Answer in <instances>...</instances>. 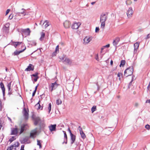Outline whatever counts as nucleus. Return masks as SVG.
Wrapping results in <instances>:
<instances>
[{
	"label": "nucleus",
	"mask_w": 150,
	"mask_h": 150,
	"mask_svg": "<svg viewBox=\"0 0 150 150\" xmlns=\"http://www.w3.org/2000/svg\"><path fill=\"white\" fill-rule=\"evenodd\" d=\"M32 118L34 121V125L36 126L39 124L40 128L43 126L44 122L39 117L34 116L32 117Z\"/></svg>",
	"instance_id": "obj_1"
},
{
	"label": "nucleus",
	"mask_w": 150,
	"mask_h": 150,
	"mask_svg": "<svg viewBox=\"0 0 150 150\" xmlns=\"http://www.w3.org/2000/svg\"><path fill=\"white\" fill-rule=\"evenodd\" d=\"M107 16L105 14H102L100 16V22L101 23V27L103 29L105 25V21L107 19Z\"/></svg>",
	"instance_id": "obj_2"
},
{
	"label": "nucleus",
	"mask_w": 150,
	"mask_h": 150,
	"mask_svg": "<svg viewBox=\"0 0 150 150\" xmlns=\"http://www.w3.org/2000/svg\"><path fill=\"white\" fill-rule=\"evenodd\" d=\"M133 72V67L132 66H130L125 70L124 75L126 77H127L132 75Z\"/></svg>",
	"instance_id": "obj_3"
},
{
	"label": "nucleus",
	"mask_w": 150,
	"mask_h": 150,
	"mask_svg": "<svg viewBox=\"0 0 150 150\" xmlns=\"http://www.w3.org/2000/svg\"><path fill=\"white\" fill-rule=\"evenodd\" d=\"M29 127L27 123H23L20 126V132L19 134H20L23 133L24 131H26Z\"/></svg>",
	"instance_id": "obj_4"
},
{
	"label": "nucleus",
	"mask_w": 150,
	"mask_h": 150,
	"mask_svg": "<svg viewBox=\"0 0 150 150\" xmlns=\"http://www.w3.org/2000/svg\"><path fill=\"white\" fill-rule=\"evenodd\" d=\"M21 32L23 36V35H24L26 36L30 35L31 31L29 28H27L24 29H21Z\"/></svg>",
	"instance_id": "obj_5"
},
{
	"label": "nucleus",
	"mask_w": 150,
	"mask_h": 150,
	"mask_svg": "<svg viewBox=\"0 0 150 150\" xmlns=\"http://www.w3.org/2000/svg\"><path fill=\"white\" fill-rule=\"evenodd\" d=\"M58 84L55 81L54 83H52L50 86V89L51 92H52L53 90L55 89L57 87Z\"/></svg>",
	"instance_id": "obj_6"
},
{
	"label": "nucleus",
	"mask_w": 150,
	"mask_h": 150,
	"mask_svg": "<svg viewBox=\"0 0 150 150\" xmlns=\"http://www.w3.org/2000/svg\"><path fill=\"white\" fill-rule=\"evenodd\" d=\"M23 113L25 119L26 120H28V118L29 114L27 110L25 108H24L23 109Z\"/></svg>",
	"instance_id": "obj_7"
},
{
	"label": "nucleus",
	"mask_w": 150,
	"mask_h": 150,
	"mask_svg": "<svg viewBox=\"0 0 150 150\" xmlns=\"http://www.w3.org/2000/svg\"><path fill=\"white\" fill-rule=\"evenodd\" d=\"M81 25L80 23H75L72 25L71 28L73 29H77Z\"/></svg>",
	"instance_id": "obj_8"
},
{
	"label": "nucleus",
	"mask_w": 150,
	"mask_h": 150,
	"mask_svg": "<svg viewBox=\"0 0 150 150\" xmlns=\"http://www.w3.org/2000/svg\"><path fill=\"white\" fill-rule=\"evenodd\" d=\"M133 13V10L132 8H129L127 11V14L128 18H130Z\"/></svg>",
	"instance_id": "obj_9"
},
{
	"label": "nucleus",
	"mask_w": 150,
	"mask_h": 150,
	"mask_svg": "<svg viewBox=\"0 0 150 150\" xmlns=\"http://www.w3.org/2000/svg\"><path fill=\"white\" fill-rule=\"evenodd\" d=\"M37 132V128L32 130L30 133V137L32 138L35 137V135H36Z\"/></svg>",
	"instance_id": "obj_10"
},
{
	"label": "nucleus",
	"mask_w": 150,
	"mask_h": 150,
	"mask_svg": "<svg viewBox=\"0 0 150 150\" xmlns=\"http://www.w3.org/2000/svg\"><path fill=\"white\" fill-rule=\"evenodd\" d=\"M71 23L69 21L66 20L63 23V25L65 28H69L71 25Z\"/></svg>",
	"instance_id": "obj_11"
},
{
	"label": "nucleus",
	"mask_w": 150,
	"mask_h": 150,
	"mask_svg": "<svg viewBox=\"0 0 150 150\" xmlns=\"http://www.w3.org/2000/svg\"><path fill=\"white\" fill-rule=\"evenodd\" d=\"M92 39L91 37H86L83 39L84 43L85 44L88 43Z\"/></svg>",
	"instance_id": "obj_12"
},
{
	"label": "nucleus",
	"mask_w": 150,
	"mask_h": 150,
	"mask_svg": "<svg viewBox=\"0 0 150 150\" xmlns=\"http://www.w3.org/2000/svg\"><path fill=\"white\" fill-rule=\"evenodd\" d=\"M56 125H50L49 126V128L51 132L54 131L56 130Z\"/></svg>",
	"instance_id": "obj_13"
},
{
	"label": "nucleus",
	"mask_w": 150,
	"mask_h": 150,
	"mask_svg": "<svg viewBox=\"0 0 150 150\" xmlns=\"http://www.w3.org/2000/svg\"><path fill=\"white\" fill-rule=\"evenodd\" d=\"M120 41V38L119 37H117L115 40L113 41L112 43L113 45L116 47H117V45Z\"/></svg>",
	"instance_id": "obj_14"
},
{
	"label": "nucleus",
	"mask_w": 150,
	"mask_h": 150,
	"mask_svg": "<svg viewBox=\"0 0 150 150\" xmlns=\"http://www.w3.org/2000/svg\"><path fill=\"white\" fill-rule=\"evenodd\" d=\"M70 138L71 140V144H72L75 142L76 138V136L73 134H71L70 135Z\"/></svg>",
	"instance_id": "obj_15"
},
{
	"label": "nucleus",
	"mask_w": 150,
	"mask_h": 150,
	"mask_svg": "<svg viewBox=\"0 0 150 150\" xmlns=\"http://www.w3.org/2000/svg\"><path fill=\"white\" fill-rule=\"evenodd\" d=\"M19 129L17 128H13L11 130V135H16L17 134L18 131Z\"/></svg>",
	"instance_id": "obj_16"
},
{
	"label": "nucleus",
	"mask_w": 150,
	"mask_h": 150,
	"mask_svg": "<svg viewBox=\"0 0 150 150\" xmlns=\"http://www.w3.org/2000/svg\"><path fill=\"white\" fill-rule=\"evenodd\" d=\"M63 132L64 134V142H63L62 144H63L65 143V144H67V137L66 132L64 131H63Z\"/></svg>",
	"instance_id": "obj_17"
},
{
	"label": "nucleus",
	"mask_w": 150,
	"mask_h": 150,
	"mask_svg": "<svg viewBox=\"0 0 150 150\" xmlns=\"http://www.w3.org/2000/svg\"><path fill=\"white\" fill-rule=\"evenodd\" d=\"M33 65L31 64H30L29 66L25 70V71H33L34 70L33 67H32Z\"/></svg>",
	"instance_id": "obj_18"
},
{
	"label": "nucleus",
	"mask_w": 150,
	"mask_h": 150,
	"mask_svg": "<svg viewBox=\"0 0 150 150\" xmlns=\"http://www.w3.org/2000/svg\"><path fill=\"white\" fill-rule=\"evenodd\" d=\"M0 87L1 88L3 92V96H4L5 93V88L4 87V85L3 83L1 82L0 83Z\"/></svg>",
	"instance_id": "obj_19"
},
{
	"label": "nucleus",
	"mask_w": 150,
	"mask_h": 150,
	"mask_svg": "<svg viewBox=\"0 0 150 150\" xmlns=\"http://www.w3.org/2000/svg\"><path fill=\"white\" fill-rule=\"evenodd\" d=\"M21 43L22 42H12L11 43V45L14 46L16 48L18 46L20 45Z\"/></svg>",
	"instance_id": "obj_20"
},
{
	"label": "nucleus",
	"mask_w": 150,
	"mask_h": 150,
	"mask_svg": "<svg viewBox=\"0 0 150 150\" xmlns=\"http://www.w3.org/2000/svg\"><path fill=\"white\" fill-rule=\"evenodd\" d=\"M21 11H22L21 12L17 13L16 16H19L20 13H21V14H24V16L27 15L26 13L25 12V9L23 8L21 9Z\"/></svg>",
	"instance_id": "obj_21"
},
{
	"label": "nucleus",
	"mask_w": 150,
	"mask_h": 150,
	"mask_svg": "<svg viewBox=\"0 0 150 150\" xmlns=\"http://www.w3.org/2000/svg\"><path fill=\"white\" fill-rule=\"evenodd\" d=\"M67 64L70 65L72 63V61L69 59L66 58L64 61Z\"/></svg>",
	"instance_id": "obj_22"
},
{
	"label": "nucleus",
	"mask_w": 150,
	"mask_h": 150,
	"mask_svg": "<svg viewBox=\"0 0 150 150\" xmlns=\"http://www.w3.org/2000/svg\"><path fill=\"white\" fill-rule=\"evenodd\" d=\"M26 49V47H25L24 49H23L22 50H21L19 51H15L13 53V54L14 55H18L20 53L22 52L23 51H24Z\"/></svg>",
	"instance_id": "obj_23"
},
{
	"label": "nucleus",
	"mask_w": 150,
	"mask_h": 150,
	"mask_svg": "<svg viewBox=\"0 0 150 150\" xmlns=\"http://www.w3.org/2000/svg\"><path fill=\"white\" fill-rule=\"evenodd\" d=\"M45 33L43 32H41V37L40 38V41H42L43 40L44 38L45 37Z\"/></svg>",
	"instance_id": "obj_24"
},
{
	"label": "nucleus",
	"mask_w": 150,
	"mask_h": 150,
	"mask_svg": "<svg viewBox=\"0 0 150 150\" xmlns=\"http://www.w3.org/2000/svg\"><path fill=\"white\" fill-rule=\"evenodd\" d=\"M139 46V43L137 42H136L135 43L134 45V50H137Z\"/></svg>",
	"instance_id": "obj_25"
},
{
	"label": "nucleus",
	"mask_w": 150,
	"mask_h": 150,
	"mask_svg": "<svg viewBox=\"0 0 150 150\" xmlns=\"http://www.w3.org/2000/svg\"><path fill=\"white\" fill-rule=\"evenodd\" d=\"M7 150H16V148L15 147L14 145H12L10 147H8Z\"/></svg>",
	"instance_id": "obj_26"
},
{
	"label": "nucleus",
	"mask_w": 150,
	"mask_h": 150,
	"mask_svg": "<svg viewBox=\"0 0 150 150\" xmlns=\"http://www.w3.org/2000/svg\"><path fill=\"white\" fill-rule=\"evenodd\" d=\"M11 82L8 83L7 85V86L8 88V91H10V90H12L11 88Z\"/></svg>",
	"instance_id": "obj_27"
},
{
	"label": "nucleus",
	"mask_w": 150,
	"mask_h": 150,
	"mask_svg": "<svg viewBox=\"0 0 150 150\" xmlns=\"http://www.w3.org/2000/svg\"><path fill=\"white\" fill-rule=\"evenodd\" d=\"M80 135L81 136V137L83 139H85L86 137V135L83 132H82L80 133Z\"/></svg>",
	"instance_id": "obj_28"
},
{
	"label": "nucleus",
	"mask_w": 150,
	"mask_h": 150,
	"mask_svg": "<svg viewBox=\"0 0 150 150\" xmlns=\"http://www.w3.org/2000/svg\"><path fill=\"white\" fill-rule=\"evenodd\" d=\"M125 63V60H122L120 65V67H121L122 66H123Z\"/></svg>",
	"instance_id": "obj_29"
},
{
	"label": "nucleus",
	"mask_w": 150,
	"mask_h": 150,
	"mask_svg": "<svg viewBox=\"0 0 150 150\" xmlns=\"http://www.w3.org/2000/svg\"><path fill=\"white\" fill-rule=\"evenodd\" d=\"M96 110V106L94 105L93 106L91 109L92 113H93Z\"/></svg>",
	"instance_id": "obj_30"
},
{
	"label": "nucleus",
	"mask_w": 150,
	"mask_h": 150,
	"mask_svg": "<svg viewBox=\"0 0 150 150\" xmlns=\"http://www.w3.org/2000/svg\"><path fill=\"white\" fill-rule=\"evenodd\" d=\"M52 105L51 103H49L48 105V110L49 113H50Z\"/></svg>",
	"instance_id": "obj_31"
},
{
	"label": "nucleus",
	"mask_w": 150,
	"mask_h": 150,
	"mask_svg": "<svg viewBox=\"0 0 150 150\" xmlns=\"http://www.w3.org/2000/svg\"><path fill=\"white\" fill-rule=\"evenodd\" d=\"M37 145L39 146V148L40 149L42 148V145H41V144L40 143V140H37Z\"/></svg>",
	"instance_id": "obj_32"
},
{
	"label": "nucleus",
	"mask_w": 150,
	"mask_h": 150,
	"mask_svg": "<svg viewBox=\"0 0 150 150\" xmlns=\"http://www.w3.org/2000/svg\"><path fill=\"white\" fill-rule=\"evenodd\" d=\"M45 23H46L45 25V28L47 27L49 25V24H48L49 22L47 20H45V21L43 23V25L45 24Z\"/></svg>",
	"instance_id": "obj_33"
},
{
	"label": "nucleus",
	"mask_w": 150,
	"mask_h": 150,
	"mask_svg": "<svg viewBox=\"0 0 150 150\" xmlns=\"http://www.w3.org/2000/svg\"><path fill=\"white\" fill-rule=\"evenodd\" d=\"M16 139V138H15V136H13L9 140V141L11 142L15 140Z\"/></svg>",
	"instance_id": "obj_34"
},
{
	"label": "nucleus",
	"mask_w": 150,
	"mask_h": 150,
	"mask_svg": "<svg viewBox=\"0 0 150 150\" xmlns=\"http://www.w3.org/2000/svg\"><path fill=\"white\" fill-rule=\"evenodd\" d=\"M62 103L61 100L60 99H59L56 100V104H57L59 105L61 104Z\"/></svg>",
	"instance_id": "obj_35"
},
{
	"label": "nucleus",
	"mask_w": 150,
	"mask_h": 150,
	"mask_svg": "<svg viewBox=\"0 0 150 150\" xmlns=\"http://www.w3.org/2000/svg\"><path fill=\"white\" fill-rule=\"evenodd\" d=\"M38 73L37 72H36L35 74H33L31 75V76L32 78H33V77H39L38 76Z\"/></svg>",
	"instance_id": "obj_36"
},
{
	"label": "nucleus",
	"mask_w": 150,
	"mask_h": 150,
	"mask_svg": "<svg viewBox=\"0 0 150 150\" xmlns=\"http://www.w3.org/2000/svg\"><path fill=\"white\" fill-rule=\"evenodd\" d=\"M59 46L57 45L55 48V50L54 52L53 53V54H55L57 52V51H59Z\"/></svg>",
	"instance_id": "obj_37"
},
{
	"label": "nucleus",
	"mask_w": 150,
	"mask_h": 150,
	"mask_svg": "<svg viewBox=\"0 0 150 150\" xmlns=\"http://www.w3.org/2000/svg\"><path fill=\"white\" fill-rule=\"evenodd\" d=\"M117 76L118 77H119V80H121V78H120V76H122H122H123V74L122 73H120V72H119L117 74Z\"/></svg>",
	"instance_id": "obj_38"
},
{
	"label": "nucleus",
	"mask_w": 150,
	"mask_h": 150,
	"mask_svg": "<svg viewBox=\"0 0 150 150\" xmlns=\"http://www.w3.org/2000/svg\"><path fill=\"white\" fill-rule=\"evenodd\" d=\"M126 4L127 5H129L132 3V1L130 0H127L126 1Z\"/></svg>",
	"instance_id": "obj_39"
},
{
	"label": "nucleus",
	"mask_w": 150,
	"mask_h": 150,
	"mask_svg": "<svg viewBox=\"0 0 150 150\" xmlns=\"http://www.w3.org/2000/svg\"><path fill=\"white\" fill-rule=\"evenodd\" d=\"M13 92L12 91V90H10V91H8V95L10 96V95H11L12 94Z\"/></svg>",
	"instance_id": "obj_40"
},
{
	"label": "nucleus",
	"mask_w": 150,
	"mask_h": 150,
	"mask_svg": "<svg viewBox=\"0 0 150 150\" xmlns=\"http://www.w3.org/2000/svg\"><path fill=\"white\" fill-rule=\"evenodd\" d=\"M40 101H39V102L37 103V104L35 105V106H38V109H39L40 108V105L39 103Z\"/></svg>",
	"instance_id": "obj_41"
},
{
	"label": "nucleus",
	"mask_w": 150,
	"mask_h": 150,
	"mask_svg": "<svg viewBox=\"0 0 150 150\" xmlns=\"http://www.w3.org/2000/svg\"><path fill=\"white\" fill-rule=\"evenodd\" d=\"M145 127L146 129H148V130H149L150 129V125L147 124L145 126Z\"/></svg>",
	"instance_id": "obj_42"
},
{
	"label": "nucleus",
	"mask_w": 150,
	"mask_h": 150,
	"mask_svg": "<svg viewBox=\"0 0 150 150\" xmlns=\"http://www.w3.org/2000/svg\"><path fill=\"white\" fill-rule=\"evenodd\" d=\"M78 129L79 130V131L80 133H81L83 132L82 130V128L80 126H79V128H78Z\"/></svg>",
	"instance_id": "obj_43"
},
{
	"label": "nucleus",
	"mask_w": 150,
	"mask_h": 150,
	"mask_svg": "<svg viewBox=\"0 0 150 150\" xmlns=\"http://www.w3.org/2000/svg\"><path fill=\"white\" fill-rule=\"evenodd\" d=\"M13 145H14L15 147H18V146H19V144L18 142H17L16 143L14 144H13Z\"/></svg>",
	"instance_id": "obj_44"
},
{
	"label": "nucleus",
	"mask_w": 150,
	"mask_h": 150,
	"mask_svg": "<svg viewBox=\"0 0 150 150\" xmlns=\"http://www.w3.org/2000/svg\"><path fill=\"white\" fill-rule=\"evenodd\" d=\"M99 27H96V29H95V32L96 33H97V32H98V31H99Z\"/></svg>",
	"instance_id": "obj_45"
},
{
	"label": "nucleus",
	"mask_w": 150,
	"mask_h": 150,
	"mask_svg": "<svg viewBox=\"0 0 150 150\" xmlns=\"http://www.w3.org/2000/svg\"><path fill=\"white\" fill-rule=\"evenodd\" d=\"M80 146H77L75 148V150H80Z\"/></svg>",
	"instance_id": "obj_46"
},
{
	"label": "nucleus",
	"mask_w": 150,
	"mask_h": 150,
	"mask_svg": "<svg viewBox=\"0 0 150 150\" xmlns=\"http://www.w3.org/2000/svg\"><path fill=\"white\" fill-rule=\"evenodd\" d=\"M39 78V77H35V78L33 79V80L34 82H36L37 81L38 79Z\"/></svg>",
	"instance_id": "obj_47"
},
{
	"label": "nucleus",
	"mask_w": 150,
	"mask_h": 150,
	"mask_svg": "<svg viewBox=\"0 0 150 150\" xmlns=\"http://www.w3.org/2000/svg\"><path fill=\"white\" fill-rule=\"evenodd\" d=\"M68 131L69 132V133H70V135L73 134L72 133H71V130L69 128H68Z\"/></svg>",
	"instance_id": "obj_48"
},
{
	"label": "nucleus",
	"mask_w": 150,
	"mask_h": 150,
	"mask_svg": "<svg viewBox=\"0 0 150 150\" xmlns=\"http://www.w3.org/2000/svg\"><path fill=\"white\" fill-rule=\"evenodd\" d=\"M95 59H96L97 60V61H98L99 60V58H98V54H97L96 57H95Z\"/></svg>",
	"instance_id": "obj_49"
},
{
	"label": "nucleus",
	"mask_w": 150,
	"mask_h": 150,
	"mask_svg": "<svg viewBox=\"0 0 150 150\" xmlns=\"http://www.w3.org/2000/svg\"><path fill=\"white\" fill-rule=\"evenodd\" d=\"M24 145H22L21 146L20 150H24Z\"/></svg>",
	"instance_id": "obj_50"
},
{
	"label": "nucleus",
	"mask_w": 150,
	"mask_h": 150,
	"mask_svg": "<svg viewBox=\"0 0 150 150\" xmlns=\"http://www.w3.org/2000/svg\"><path fill=\"white\" fill-rule=\"evenodd\" d=\"M10 11V10L9 9H8L6 10V15H7L8 13Z\"/></svg>",
	"instance_id": "obj_51"
},
{
	"label": "nucleus",
	"mask_w": 150,
	"mask_h": 150,
	"mask_svg": "<svg viewBox=\"0 0 150 150\" xmlns=\"http://www.w3.org/2000/svg\"><path fill=\"white\" fill-rule=\"evenodd\" d=\"M134 106L136 107H137L138 106V105H139V104L138 103H134Z\"/></svg>",
	"instance_id": "obj_52"
},
{
	"label": "nucleus",
	"mask_w": 150,
	"mask_h": 150,
	"mask_svg": "<svg viewBox=\"0 0 150 150\" xmlns=\"http://www.w3.org/2000/svg\"><path fill=\"white\" fill-rule=\"evenodd\" d=\"M150 38V33L149 34H148L147 36V37L146 38V39H149V38Z\"/></svg>",
	"instance_id": "obj_53"
},
{
	"label": "nucleus",
	"mask_w": 150,
	"mask_h": 150,
	"mask_svg": "<svg viewBox=\"0 0 150 150\" xmlns=\"http://www.w3.org/2000/svg\"><path fill=\"white\" fill-rule=\"evenodd\" d=\"M36 92V91L34 90V91H33V93L32 94V96L33 97L35 96Z\"/></svg>",
	"instance_id": "obj_54"
},
{
	"label": "nucleus",
	"mask_w": 150,
	"mask_h": 150,
	"mask_svg": "<svg viewBox=\"0 0 150 150\" xmlns=\"http://www.w3.org/2000/svg\"><path fill=\"white\" fill-rule=\"evenodd\" d=\"M110 47V45L109 44H108V45H107L105 46H103V47Z\"/></svg>",
	"instance_id": "obj_55"
},
{
	"label": "nucleus",
	"mask_w": 150,
	"mask_h": 150,
	"mask_svg": "<svg viewBox=\"0 0 150 150\" xmlns=\"http://www.w3.org/2000/svg\"><path fill=\"white\" fill-rule=\"evenodd\" d=\"M146 103H150V99L149 100H147L146 101Z\"/></svg>",
	"instance_id": "obj_56"
},
{
	"label": "nucleus",
	"mask_w": 150,
	"mask_h": 150,
	"mask_svg": "<svg viewBox=\"0 0 150 150\" xmlns=\"http://www.w3.org/2000/svg\"><path fill=\"white\" fill-rule=\"evenodd\" d=\"M32 44L34 45H36V43L35 41L32 42Z\"/></svg>",
	"instance_id": "obj_57"
},
{
	"label": "nucleus",
	"mask_w": 150,
	"mask_h": 150,
	"mask_svg": "<svg viewBox=\"0 0 150 150\" xmlns=\"http://www.w3.org/2000/svg\"><path fill=\"white\" fill-rule=\"evenodd\" d=\"M113 61L112 60L110 61V64L111 65H112L113 64Z\"/></svg>",
	"instance_id": "obj_58"
},
{
	"label": "nucleus",
	"mask_w": 150,
	"mask_h": 150,
	"mask_svg": "<svg viewBox=\"0 0 150 150\" xmlns=\"http://www.w3.org/2000/svg\"><path fill=\"white\" fill-rule=\"evenodd\" d=\"M133 81V80L132 79L131 81V82L129 83V86H130L131 84H132V81Z\"/></svg>",
	"instance_id": "obj_59"
},
{
	"label": "nucleus",
	"mask_w": 150,
	"mask_h": 150,
	"mask_svg": "<svg viewBox=\"0 0 150 150\" xmlns=\"http://www.w3.org/2000/svg\"><path fill=\"white\" fill-rule=\"evenodd\" d=\"M2 127V125L1 124V122L0 121V130L1 129Z\"/></svg>",
	"instance_id": "obj_60"
},
{
	"label": "nucleus",
	"mask_w": 150,
	"mask_h": 150,
	"mask_svg": "<svg viewBox=\"0 0 150 150\" xmlns=\"http://www.w3.org/2000/svg\"><path fill=\"white\" fill-rule=\"evenodd\" d=\"M138 31L139 32H141L143 31V30L142 29H139L138 30Z\"/></svg>",
	"instance_id": "obj_61"
},
{
	"label": "nucleus",
	"mask_w": 150,
	"mask_h": 150,
	"mask_svg": "<svg viewBox=\"0 0 150 150\" xmlns=\"http://www.w3.org/2000/svg\"><path fill=\"white\" fill-rule=\"evenodd\" d=\"M38 85L37 86L35 87V91H37V87H38Z\"/></svg>",
	"instance_id": "obj_62"
},
{
	"label": "nucleus",
	"mask_w": 150,
	"mask_h": 150,
	"mask_svg": "<svg viewBox=\"0 0 150 150\" xmlns=\"http://www.w3.org/2000/svg\"><path fill=\"white\" fill-rule=\"evenodd\" d=\"M150 86H149V85H148V86H147V89L149 90V88H150Z\"/></svg>",
	"instance_id": "obj_63"
},
{
	"label": "nucleus",
	"mask_w": 150,
	"mask_h": 150,
	"mask_svg": "<svg viewBox=\"0 0 150 150\" xmlns=\"http://www.w3.org/2000/svg\"><path fill=\"white\" fill-rule=\"evenodd\" d=\"M95 3V2H93L91 3L92 5L94 4Z\"/></svg>",
	"instance_id": "obj_64"
}]
</instances>
